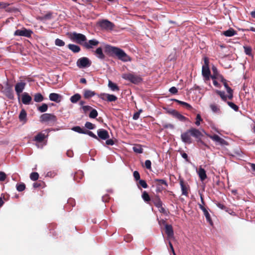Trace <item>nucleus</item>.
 Listing matches in <instances>:
<instances>
[{
	"instance_id": "1",
	"label": "nucleus",
	"mask_w": 255,
	"mask_h": 255,
	"mask_svg": "<svg viewBox=\"0 0 255 255\" xmlns=\"http://www.w3.org/2000/svg\"><path fill=\"white\" fill-rule=\"evenodd\" d=\"M105 52L110 56H116L119 60L123 62L131 61L130 57L122 49L110 45H106L105 47Z\"/></svg>"
},
{
	"instance_id": "2",
	"label": "nucleus",
	"mask_w": 255,
	"mask_h": 255,
	"mask_svg": "<svg viewBox=\"0 0 255 255\" xmlns=\"http://www.w3.org/2000/svg\"><path fill=\"white\" fill-rule=\"evenodd\" d=\"M57 120L55 115L52 114L45 113L40 117V122L42 123H46L48 125H53Z\"/></svg>"
},
{
	"instance_id": "3",
	"label": "nucleus",
	"mask_w": 255,
	"mask_h": 255,
	"mask_svg": "<svg viewBox=\"0 0 255 255\" xmlns=\"http://www.w3.org/2000/svg\"><path fill=\"white\" fill-rule=\"evenodd\" d=\"M123 78L130 82L137 84L142 81V78L138 75H135L133 73H126L123 75Z\"/></svg>"
},
{
	"instance_id": "4",
	"label": "nucleus",
	"mask_w": 255,
	"mask_h": 255,
	"mask_svg": "<svg viewBox=\"0 0 255 255\" xmlns=\"http://www.w3.org/2000/svg\"><path fill=\"white\" fill-rule=\"evenodd\" d=\"M98 25L102 29L104 30H112L115 25L113 23L107 19H103L98 22Z\"/></svg>"
},
{
	"instance_id": "5",
	"label": "nucleus",
	"mask_w": 255,
	"mask_h": 255,
	"mask_svg": "<svg viewBox=\"0 0 255 255\" xmlns=\"http://www.w3.org/2000/svg\"><path fill=\"white\" fill-rule=\"evenodd\" d=\"M70 38L79 44H82V42H86L87 38L86 36L81 33H77L75 32L72 33Z\"/></svg>"
},
{
	"instance_id": "6",
	"label": "nucleus",
	"mask_w": 255,
	"mask_h": 255,
	"mask_svg": "<svg viewBox=\"0 0 255 255\" xmlns=\"http://www.w3.org/2000/svg\"><path fill=\"white\" fill-rule=\"evenodd\" d=\"M91 61L87 57H83L79 58L77 62V65L80 68H86L91 66Z\"/></svg>"
},
{
	"instance_id": "7",
	"label": "nucleus",
	"mask_w": 255,
	"mask_h": 255,
	"mask_svg": "<svg viewBox=\"0 0 255 255\" xmlns=\"http://www.w3.org/2000/svg\"><path fill=\"white\" fill-rule=\"evenodd\" d=\"M32 31L31 30L27 29L25 28H22L21 29L16 30L14 33L15 36H24L30 37L31 36Z\"/></svg>"
},
{
	"instance_id": "8",
	"label": "nucleus",
	"mask_w": 255,
	"mask_h": 255,
	"mask_svg": "<svg viewBox=\"0 0 255 255\" xmlns=\"http://www.w3.org/2000/svg\"><path fill=\"white\" fill-rule=\"evenodd\" d=\"M99 97L102 100L108 102H115L118 99L116 96L107 93H101L99 95Z\"/></svg>"
},
{
	"instance_id": "9",
	"label": "nucleus",
	"mask_w": 255,
	"mask_h": 255,
	"mask_svg": "<svg viewBox=\"0 0 255 255\" xmlns=\"http://www.w3.org/2000/svg\"><path fill=\"white\" fill-rule=\"evenodd\" d=\"M97 137L98 141H100V139L106 140L109 138L110 135L108 131L103 128L99 129L97 130Z\"/></svg>"
},
{
	"instance_id": "10",
	"label": "nucleus",
	"mask_w": 255,
	"mask_h": 255,
	"mask_svg": "<svg viewBox=\"0 0 255 255\" xmlns=\"http://www.w3.org/2000/svg\"><path fill=\"white\" fill-rule=\"evenodd\" d=\"M179 183L181 188L182 194L186 197L188 196L190 187L187 183H186L183 179H179Z\"/></svg>"
},
{
	"instance_id": "11",
	"label": "nucleus",
	"mask_w": 255,
	"mask_h": 255,
	"mask_svg": "<svg viewBox=\"0 0 255 255\" xmlns=\"http://www.w3.org/2000/svg\"><path fill=\"white\" fill-rule=\"evenodd\" d=\"M190 131L191 136L196 138L197 139V141L200 142L201 143L203 144L204 142L201 140V138L203 136L201 132L198 129L196 128H191L189 129Z\"/></svg>"
},
{
	"instance_id": "12",
	"label": "nucleus",
	"mask_w": 255,
	"mask_h": 255,
	"mask_svg": "<svg viewBox=\"0 0 255 255\" xmlns=\"http://www.w3.org/2000/svg\"><path fill=\"white\" fill-rule=\"evenodd\" d=\"M199 208L203 211L204 216L206 219L207 221L211 225H213V222L208 212L209 208L203 206L202 205H199Z\"/></svg>"
},
{
	"instance_id": "13",
	"label": "nucleus",
	"mask_w": 255,
	"mask_h": 255,
	"mask_svg": "<svg viewBox=\"0 0 255 255\" xmlns=\"http://www.w3.org/2000/svg\"><path fill=\"white\" fill-rule=\"evenodd\" d=\"M191 136V134L189 129L183 132L181 135V138L182 141L188 144H190L192 142V139Z\"/></svg>"
},
{
	"instance_id": "14",
	"label": "nucleus",
	"mask_w": 255,
	"mask_h": 255,
	"mask_svg": "<svg viewBox=\"0 0 255 255\" xmlns=\"http://www.w3.org/2000/svg\"><path fill=\"white\" fill-rule=\"evenodd\" d=\"M169 113L174 118L181 122H186L188 120L187 118L182 115L179 112L175 110H172L171 111H169Z\"/></svg>"
},
{
	"instance_id": "15",
	"label": "nucleus",
	"mask_w": 255,
	"mask_h": 255,
	"mask_svg": "<svg viewBox=\"0 0 255 255\" xmlns=\"http://www.w3.org/2000/svg\"><path fill=\"white\" fill-rule=\"evenodd\" d=\"M99 43V41L96 39H93L89 40L88 42H85L83 44L84 46L88 49H92L94 46H97Z\"/></svg>"
},
{
	"instance_id": "16",
	"label": "nucleus",
	"mask_w": 255,
	"mask_h": 255,
	"mask_svg": "<svg viewBox=\"0 0 255 255\" xmlns=\"http://www.w3.org/2000/svg\"><path fill=\"white\" fill-rule=\"evenodd\" d=\"M209 137L214 141L219 143L221 145H228V142L223 138L220 137L217 134L209 135Z\"/></svg>"
},
{
	"instance_id": "17",
	"label": "nucleus",
	"mask_w": 255,
	"mask_h": 255,
	"mask_svg": "<svg viewBox=\"0 0 255 255\" xmlns=\"http://www.w3.org/2000/svg\"><path fill=\"white\" fill-rule=\"evenodd\" d=\"M151 201L153 203L156 207H160L161 205H163V203L160 199L159 195H154L151 197Z\"/></svg>"
},
{
	"instance_id": "18",
	"label": "nucleus",
	"mask_w": 255,
	"mask_h": 255,
	"mask_svg": "<svg viewBox=\"0 0 255 255\" xmlns=\"http://www.w3.org/2000/svg\"><path fill=\"white\" fill-rule=\"evenodd\" d=\"M202 75L204 78L205 82L209 81L210 78L211 72L209 67H202Z\"/></svg>"
},
{
	"instance_id": "19",
	"label": "nucleus",
	"mask_w": 255,
	"mask_h": 255,
	"mask_svg": "<svg viewBox=\"0 0 255 255\" xmlns=\"http://www.w3.org/2000/svg\"><path fill=\"white\" fill-rule=\"evenodd\" d=\"M26 83L24 82H19L17 83L15 86V91L18 96L20 95L24 90Z\"/></svg>"
},
{
	"instance_id": "20",
	"label": "nucleus",
	"mask_w": 255,
	"mask_h": 255,
	"mask_svg": "<svg viewBox=\"0 0 255 255\" xmlns=\"http://www.w3.org/2000/svg\"><path fill=\"white\" fill-rule=\"evenodd\" d=\"M49 98L51 101L59 103L61 101L62 96L58 94L53 93L50 94Z\"/></svg>"
},
{
	"instance_id": "21",
	"label": "nucleus",
	"mask_w": 255,
	"mask_h": 255,
	"mask_svg": "<svg viewBox=\"0 0 255 255\" xmlns=\"http://www.w3.org/2000/svg\"><path fill=\"white\" fill-rule=\"evenodd\" d=\"M165 233L168 238H172L174 236V232L172 226L171 225L166 224L165 226Z\"/></svg>"
},
{
	"instance_id": "22",
	"label": "nucleus",
	"mask_w": 255,
	"mask_h": 255,
	"mask_svg": "<svg viewBox=\"0 0 255 255\" xmlns=\"http://www.w3.org/2000/svg\"><path fill=\"white\" fill-rule=\"evenodd\" d=\"M32 100V98L27 93H24L21 97V101L23 104L29 105Z\"/></svg>"
},
{
	"instance_id": "23",
	"label": "nucleus",
	"mask_w": 255,
	"mask_h": 255,
	"mask_svg": "<svg viewBox=\"0 0 255 255\" xmlns=\"http://www.w3.org/2000/svg\"><path fill=\"white\" fill-rule=\"evenodd\" d=\"M93 52L99 59L103 60L105 58V55L103 53L102 47H98Z\"/></svg>"
},
{
	"instance_id": "24",
	"label": "nucleus",
	"mask_w": 255,
	"mask_h": 255,
	"mask_svg": "<svg viewBox=\"0 0 255 255\" xmlns=\"http://www.w3.org/2000/svg\"><path fill=\"white\" fill-rule=\"evenodd\" d=\"M237 34V32L233 28H230L228 30L223 32V34L227 37H231Z\"/></svg>"
},
{
	"instance_id": "25",
	"label": "nucleus",
	"mask_w": 255,
	"mask_h": 255,
	"mask_svg": "<svg viewBox=\"0 0 255 255\" xmlns=\"http://www.w3.org/2000/svg\"><path fill=\"white\" fill-rule=\"evenodd\" d=\"M47 136V135H45V134L42 132H39L35 136L34 140L38 142H42Z\"/></svg>"
},
{
	"instance_id": "26",
	"label": "nucleus",
	"mask_w": 255,
	"mask_h": 255,
	"mask_svg": "<svg viewBox=\"0 0 255 255\" xmlns=\"http://www.w3.org/2000/svg\"><path fill=\"white\" fill-rule=\"evenodd\" d=\"M26 117V112L24 109H22L18 116L19 121L20 122H23L24 123H25L27 121Z\"/></svg>"
},
{
	"instance_id": "27",
	"label": "nucleus",
	"mask_w": 255,
	"mask_h": 255,
	"mask_svg": "<svg viewBox=\"0 0 255 255\" xmlns=\"http://www.w3.org/2000/svg\"><path fill=\"white\" fill-rule=\"evenodd\" d=\"M213 71V75L210 74V78L212 79H219V76H222L218 73V69L215 66H213L212 68Z\"/></svg>"
},
{
	"instance_id": "28",
	"label": "nucleus",
	"mask_w": 255,
	"mask_h": 255,
	"mask_svg": "<svg viewBox=\"0 0 255 255\" xmlns=\"http://www.w3.org/2000/svg\"><path fill=\"white\" fill-rule=\"evenodd\" d=\"M198 175L201 181H204L207 178L206 171L201 167L199 169Z\"/></svg>"
},
{
	"instance_id": "29",
	"label": "nucleus",
	"mask_w": 255,
	"mask_h": 255,
	"mask_svg": "<svg viewBox=\"0 0 255 255\" xmlns=\"http://www.w3.org/2000/svg\"><path fill=\"white\" fill-rule=\"evenodd\" d=\"M84 173L82 171L79 170L77 171L74 176V179L77 182H79L81 179L83 178Z\"/></svg>"
},
{
	"instance_id": "30",
	"label": "nucleus",
	"mask_w": 255,
	"mask_h": 255,
	"mask_svg": "<svg viewBox=\"0 0 255 255\" xmlns=\"http://www.w3.org/2000/svg\"><path fill=\"white\" fill-rule=\"evenodd\" d=\"M96 95L95 92L90 90H85L84 92V97L85 99H89Z\"/></svg>"
},
{
	"instance_id": "31",
	"label": "nucleus",
	"mask_w": 255,
	"mask_h": 255,
	"mask_svg": "<svg viewBox=\"0 0 255 255\" xmlns=\"http://www.w3.org/2000/svg\"><path fill=\"white\" fill-rule=\"evenodd\" d=\"M67 46L70 50L74 53H78L81 50V48L79 46L73 44H69Z\"/></svg>"
},
{
	"instance_id": "32",
	"label": "nucleus",
	"mask_w": 255,
	"mask_h": 255,
	"mask_svg": "<svg viewBox=\"0 0 255 255\" xmlns=\"http://www.w3.org/2000/svg\"><path fill=\"white\" fill-rule=\"evenodd\" d=\"M108 87L113 91H119L120 90L119 86L111 80L109 81Z\"/></svg>"
},
{
	"instance_id": "33",
	"label": "nucleus",
	"mask_w": 255,
	"mask_h": 255,
	"mask_svg": "<svg viewBox=\"0 0 255 255\" xmlns=\"http://www.w3.org/2000/svg\"><path fill=\"white\" fill-rule=\"evenodd\" d=\"M173 101L177 103L178 104L184 106L187 109L191 110L193 108L192 107L187 103L185 102L181 101L177 99H173Z\"/></svg>"
},
{
	"instance_id": "34",
	"label": "nucleus",
	"mask_w": 255,
	"mask_h": 255,
	"mask_svg": "<svg viewBox=\"0 0 255 255\" xmlns=\"http://www.w3.org/2000/svg\"><path fill=\"white\" fill-rule=\"evenodd\" d=\"M5 95L9 99H13V93L12 91L11 88L8 87L5 89Z\"/></svg>"
},
{
	"instance_id": "35",
	"label": "nucleus",
	"mask_w": 255,
	"mask_h": 255,
	"mask_svg": "<svg viewBox=\"0 0 255 255\" xmlns=\"http://www.w3.org/2000/svg\"><path fill=\"white\" fill-rule=\"evenodd\" d=\"M45 186V183L42 180H38L33 184V187L34 188H43Z\"/></svg>"
},
{
	"instance_id": "36",
	"label": "nucleus",
	"mask_w": 255,
	"mask_h": 255,
	"mask_svg": "<svg viewBox=\"0 0 255 255\" xmlns=\"http://www.w3.org/2000/svg\"><path fill=\"white\" fill-rule=\"evenodd\" d=\"M216 93L217 94H218L219 96H220V97H221V98L222 99V100L223 101H224L225 102H228L227 101V96L225 95V93L224 91L216 90Z\"/></svg>"
},
{
	"instance_id": "37",
	"label": "nucleus",
	"mask_w": 255,
	"mask_h": 255,
	"mask_svg": "<svg viewBox=\"0 0 255 255\" xmlns=\"http://www.w3.org/2000/svg\"><path fill=\"white\" fill-rule=\"evenodd\" d=\"M142 198L143 200L146 203H149L151 201V197L150 198L148 193L144 191L142 192Z\"/></svg>"
},
{
	"instance_id": "38",
	"label": "nucleus",
	"mask_w": 255,
	"mask_h": 255,
	"mask_svg": "<svg viewBox=\"0 0 255 255\" xmlns=\"http://www.w3.org/2000/svg\"><path fill=\"white\" fill-rule=\"evenodd\" d=\"M81 98V95L79 94H76L71 97L70 101L72 103H76L78 101H79Z\"/></svg>"
},
{
	"instance_id": "39",
	"label": "nucleus",
	"mask_w": 255,
	"mask_h": 255,
	"mask_svg": "<svg viewBox=\"0 0 255 255\" xmlns=\"http://www.w3.org/2000/svg\"><path fill=\"white\" fill-rule=\"evenodd\" d=\"M44 100L43 96L40 93H36L34 95V101L35 102H41L43 101Z\"/></svg>"
},
{
	"instance_id": "40",
	"label": "nucleus",
	"mask_w": 255,
	"mask_h": 255,
	"mask_svg": "<svg viewBox=\"0 0 255 255\" xmlns=\"http://www.w3.org/2000/svg\"><path fill=\"white\" fill-rule=\"evenodd\" d=\"M154 181L155 183H157V185L158 186H159L161 185H164L165 186H168L167 182L164 179H155Z\"/></svg>"
},
{
	"instance_id": "41",
	"label": "nucleus",
	"mask_w": 255,
	"mask_h": 255,
	"mask_svg": "<svg viewBox=\"0 0 255 255\" xmlns=\"http://www.w3.org/2000/svg\"><path fill=\"white\" fill-rule=\"evenodd\" d=\"M48 105L46 104L43 103L41 106L37 108V110L41 113H44L48 110Z\"/></svg>"
},
{
	"instance_id": "42",
	"label": "nucleus",
	"mask_w": 255,
	"mask_h": 255,
	"mask_svg": "<svg viewBox=\"0 0 255 255\" xmlns=\"http://www.w3.org/2000/svg\"><path fill=\"white\" fill-rule=\"evenodd\" d=\"M132 149L134 152L137 153H142L143 152V149L140 145H136L133 146Z\"/></svg>"
},
{
	"instance_id": "43",
	"label": "nucleus",
	"mask_w": 255,
	"mask_h": 255,
	"mask_svg": "<svg viewBox=\"0 0 255 255\" xmlns=\"http://www.w3.org/2000/svg\"><path fill=\"white\" fill-rule=\"evenodd\" d=\"M244 52L246 55L249 56L252 55V48L250 46H244Z\"/></svg>"
},
{
	"instance_id": "44",
	"label": "nucleus",
	"mask_w": 255,
	"mask_h": 255,
	"mask_svg": "<svg viewBox=\"0 0 255 255\" xmlns=\"http://www.w3.org/2000/svg\"><path fill=\"white\" fill-rule=\"evenodd\" d=\"M72 129L76 132L79 133H82V134H84L85 131V129L81 128L79 126L74 127L72 128Z\"/></svg>"
},
{
	"instance_id": "45",
	"label": "nucleus",
	"mask_w": 255,
	"mask_h": 255,
	"mask_svg": "<svg viewBox=\"0 0 255 255\" xmlns=\"http://www.w3.org/2000/svg\"><path fill=\"white\" fill-rule=\"evenodd\" d=\"M227 104L230 106L232 109H233L235 111L237 112L239 111V107L234 104L233 102L228 101L227 102Z\"/></svg>"
},
{
	"instance_id": "46",
	"label": "nucleus",
	"mask_w": 255,
	"mask_h": 255,
	"mask_svg": "<svg viewBox=\"0 0 255 255\" xmlns=\"http://www.w3.org/2000/svg\"><path fill=\"white\" fill-rule=\"evenodd\" d=\"M25 189V185L23 183H20L16 184V189L19 192H22Z\"/></svg>"
},
{
	"instance_id": "47",
	"label": "nucleus",
	"mask_w": 255,
	"mask_h": 255,
	"mask_svg": "<svg viewBox=\"0 0 255 255\" xmlns=\"http://www.w3.org/2000/svg\"><path fill=\"white\" fill-rule=\"evenodd\" d=\"M39 178V174L37 172H32L30 174V178L32 181H36Z\"/></svg>"
},
{
	"instance_id": "48",
	"label": "nucleus",
	"mask_w": 255,
	"mask_h": 255,
	"mask_svg": "<svg viewBox=\"0 0 255 255\" xmlns=\"http://www.w3.org/2000/svg\"><path fill=\"white\" fill-rule=\"evenodd\" d=\"M85 127L88 129H93L95 128V125L89 122H87L85 124Z\"/></svg>"
},
{
	"instance_id": "49",
	"label": "nucleus",
	"mask_w": 255,
	"mask_h": 255,
	"mask_svg": "<svg viewBox=\"0 0 255 255\" xmlns=\"http://www.w3.org/2000/svg\"><path fill=\"white\" fill-rule=\"evenodd\" d=\"M55 44L56 46L62 47L65 45V42L60 39L57 38L55 39Z\"/></svg>"
},
{
	"instance_id": "50",
	"label": "nucleus",
	"mask_w": 255,
	"mask_h": 255,
	"mask_svg": "<svg viewBox=\"0 0 255 255\" xmlns=\"http://www.w3.org/2000/svg\"><path fill=\"white\" fill-rule=\"evenodd\" d=\"M98 116V112L95 109H92L90 114L89 117L90 118L95 119Z\"/></svg>"
},
{
	"instance_id": "51",
	"label": "nucleus",
	"mask_w": 255,
	"mask_h": 255,
	"mask_svg": "<svg viewBox=\"0 0 255 255\" xmlns=\"http://www.w3.org/2000/svg\"><path fill=\"white\" fill-rule=\"evenodd\" d=\"M138 186H140L143 188H146L148 187V185L146 182V181L144 180H139L138 183L137 184Z\"/></svg>"
},
{
	"instance_id": "52",
	"label": "nucleus",
	"mask_w": 255,
	"mask_h": 255,
	"mask_svg": "<svg viewBox=\"0 0 255 255\" xmlns=\"http://www.w3.org/2000/svg\"><path fill=\"white\" fill-rule=\"evenodd\" d=\"M178 152L180 153L181 156L186 160V161L189 162L188 155L185 152L181 150H178Z\"/></svg>"
},
{
	"instance_id": "53",
	"label": "nucleus",
	"mask_w": 255,
	"mask_h": 255,
	"mask_svg": "<svg viewBox=\"0 0 255 255\" xmlns=\"http://www.w3.org/2000/svg\"><path fill=\"white\" fill-rule=\"evenodd\" d=\"M52 13L51 12H48L44 16L40 18L41 20H48L52 18Z\"/></svg>"
},
{
	"instance_id": "54",
	"label": "nucleus",
	"mask_w": 255,
	"mask_h": 255,
	"mask_svg": "<svg viewBox=\"0 0 255 255\" xmlns=\"http://www.w3.org/2000/svg\"><path fill=\"white\" fill-rule=\"evenodd\" d=\"M84 134H88L96 139H98L97 136L91 131L85 129Z\"/></svg>"
},
{
	"instance_id": "55",
	"label": "nucleus",
	"mask_w": 255,
	"mask_h": 255,
	"mask_svg": "<svg viewBox=\"0 0 255 255\" xmlns=\"http://www.w3.org/2000/svg\"><path fill=\"white\" fill-rule=\"evenodd\" d=\"M210 107L213 112L215 113H217L220 111V109L215 104H211Z\"/></svg>"
},
{
	"instance_id": "56",
	"label": "nucleus",
	"mask_w": 255,
	"mask_h": 255,
	"mask_svg": "<svg viewBox=\"0 0 255 255\" xmlns=\"http://www.w3.org/2000/svg\"><path fill=\"white\" fill-rule=\"evenodd\" d=\"M202 121V119L200 114H197L196 118L195 124L196 126H199L200 125V122Z\"/></svg>"
},
{
	"instance_id": "57",
	"label": "nucleus",
	"mask_w": 255,
	"mask_h": 255,
	"mask_svg": "<svg viewBox=\"0 0 255 255\" xmlns=\"http://www.w3.org/2000/svg\"><path fill=\"white\" fill-rule=\"evenodd\" d=\"M133 175L136 181H139L140 180V174L137 171H134Z\"/></svg>"
},
{
	"instance_id": "58",
	"label": "nucleus",
	"mask_w": 255,
	"mask_h": 255,
	"mask_svg": "<svg viewBox=\"0 0 255 255\" xmlns=\"http://www.w3.org/2000/svg\"><path fill=\"white\" fill-rule=\"evenodd\" d=\"M145 167L148 169L151 168V162L149 160H146L145 161Z\"/></svg>"
},
{
	"instance_id": "59",
	"label": "nucleus",
	"mask_w": 255,
	"mask_h": 255,
	"mask_svg": "<svg viewBox=\"0 0 255 255\" xmlns=\"http://www.w3.org/2000/svg\"><path fill=\"white\" fill-rule=\"evenodd\" d=\"M6 174L2 171H0V181H4L5 179H6Z\"/></svg>"
},
{
	"instance_id": "60",
	"label": "nucleus",
	"mask_w": 255,
	"mask_h": 255,
	"mask_svg": "<svg viewBox=\"0 0 255 255\" xmlns=\"http://www.w3.org/2000/svg\"><path fill=\"white\" fill-rule=\"evenodd\" d=\"M10 5L9 3L0 1V8H6L8 6Z\"/></svg>"
},
{
	"instance_id": "61",
	"label": "nucleus",
	"mask_w": 255,
	"mask_h": 255,
	"mask_svg": "<svg viewBox=\"0 0 255 255\" xmlns=\"http://www.w3.org/2000/svg\"><path fill=\"white\" fill-rule=\"evenodd\" d=\"M169 91L173 94H176L178 92L177 89L175 87H172L169 90Z\"/></svg>"
},
{
	"instance_id": "62",
	"label": "nucleus",
	"mask_w": 255,
	"mask_h": 255,
	"mask_svg": "<svg viewBox=\"0 0 255 255\" xmlns=\"http://www.w3.org/2000/svg\"><path fill=\"white\" fill-rule=\"evenodd\" d=\"M82 109L84 113H87L88 111L92 109V108L90 106H83Z\"/></svg>"
},
{
	"instance_id": "63",
	"label": "nucleus",
	"mask_w": 255,
	"mask_h": 255,
	"mask_svg": "<svg viewBox=\"0 0 255 255\" xmlns=\"http://www.w3.org/2000/svg\"><path fill=\"white\" fill-rule=\"evenodd\" d=\"M157 208H158L160 213L167 215V212L166 210L164 209V208L163 207L162 205H161V206L160 207Z\"/></svg>"
},
{
	"instance_id": "64",
	"label": "nucleus",
	"mask_w": 255,
	"mask_h": 255,
	"mask_svg": "<svg viewBox=\"0 0 255 255\" xmlns=\"http://www.w3.org/2000/svg\"><path fill=\"white\" fill-rule=\"evenodd\" d=\"M106 143L107 145H113L114 144V141L112 139H106Z\"/></svg>"
}]
</instances>
